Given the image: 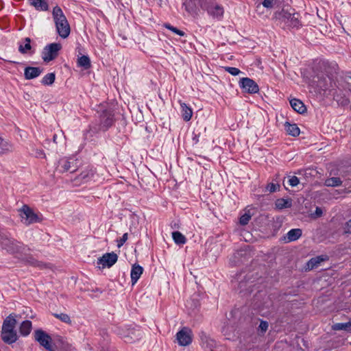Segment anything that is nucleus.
<instances>
[{
    "instance_id": "22",
    "label": "nucleus",
    "mask_w": 351,
    "mask_h": 351,
    "mask_svg": "<svg viewBox=\"0 0 351 351\" xmlns=\"http://www.w3.org/2000/svg\"><path fill=\"white\" fill-rule=\"evenodd\" d=\"M291 108L299 114H304L306 112V107L304 103L298 99H291L289 101Z\"/></svg>"
},
{
    "instance_id": "7",
    "label": "nucleus",
    "mask_w": 351,
    "mask_h": 351,
    "mask_svg": "<svg viewBox=\"0 0 351 351\" xmlns=\"http://www.w3.org/2000/svg\"><path fill=\"white\" fill-rule=\"evenodd\" d=\"M77 161L73 158H62L58 161L57 171L60 173L75 172L77 169Z\"/></svg>"
},
{
    "instance_id": "38",
    "label": "nucleus",
    "mask_w": 351,
    "mask_h": 351,
    "mask_svg": "<svg viewBox=\"0 0 351 351\" xmlns=\"http://www.w3.org/2000/svg\"><path fill=\"white\" fill-rule=\"evenodd\" d=\"M56 79L54 73H47L42 80V84L44 85H51Z\"/></svg>"
},
{
    "instance_id": "49",
    "label": "nucleus",
    "mask_w": 351,
    "mask_h": 351,
    "mask_svg": "<svg viewBox=\"0 0 351 351\" xmlns=\"http://www.w3.org/2000/svg\"><path fill=\"white\" fill-rule=\"evenodd\" d=\"M127 240H128V233H125V234H123L122 237L118 241L117 246L119 247H121Z\"/></svg>"
},
{
    "instance_id": "15",
    "label": "nucleus",
    "mask_w": 351,
    "mask_h": 351,
    "mask_svg": "<svg viewBox=\"0 0 351 351\" xmlns=\"http://www.w3.org/2000/svg\"><path fill=\"white\" fill-rule=\"evenodd\" d=\"M291 12L289 10H286L285 9H282L280 11L276 12L274 15V18L278 21V23L281 25L284 23L285 25H287L289 23L290 17L291 15Z\"/></svg>"
},
{
    "instance_id": "39",
    "label": "nucleus",
    "mask_w": 351,
    "mask_h": 351,
    "mask_svg": "<svg viewBox=\"0 0 351 351\" xmlns=\"http://www.w3.org/2000/svg\"><path fill=\"white\" fill-rule=\"evenodd\" d=\"M252 217L251 214L250 213V211L247 213H245L243 215H242L239 219V223L242 226H245L248 223L249 221L250 220Z\"/></svg>"
},
{
    "instance_id": "37",
    "label": "nucleus",
    "mask_w": 351,
    "mask_h": 351,
    "mask_svg": "<svg viewBox=\"0 0 351 351\" xmlns=\"http://www.w3.org/2000/svg\"><path fill=\"white\" fill-rule=\"evenodd\" d=\"M342 78L343 88L351 92V72L346 73Z\"/></svg>"
},
{
    "instance_id": "4",
    "label": "nucleus",
    "mask_w": 351,
    "mask_h": 351,
    "mask_svg": "<svg viewBox=\"0 0 351 351\" xmlns=\"http://www.w3.org/2000/svg\"><path fill=\"white\" fill-rule=\"evenodd\" d=\"M20 215L22 222L27 226L40 222L42 220V218L27 205H24L21 208Z\"/></svg>"
},
{
    "instance_id": "42",
    "label": "nucleus",
    "mask_w": 351,
    "mask_h": 351,
    "mask_svg": "<svg viewBox=\"0 0 351 351\" xmlns=\"http://www.w3.org/2000/svg\"><path fill=\"white\" fill-rule=\"evenodd\" d=\"M280 188V185L278 183L274 184L273 182L269 183L266 186V190L269 191L270 193H274L277 191H279Z\"/></svg>"
},
{
    "instance_id": "44",
    "label": "nucleus",
    "mask_w": 351,
    "mask_h": 351,
    "mask_svg": "<svg viewBox=\"0 0 351 351\" xmlns=\"http://www.w3.org/2000/svg\"><path fill=\"white\" fill-rule=\"evenodd\" d=\"M224 70L234 76L238 75L241 73V71L236 67L226 66Z\"/></svg>"
},
{
    "instance_id": "52",
    "label": "nucleus",
    "mask_w": 351,
    "mask_h": 351,
    "mask_svg": "<svg viewBox=\"0 0 351 351\" xmlns=\"http://www.w3.org/2000/svg\"><path fill=\"white\" fill-rule=\"evenodd\" d=\"M36 156L37 157H40V158H42V157H44L45 156V154L43 152V150H39L36 152Z\"/></svg>"
},
{
    "instance_id": "8",
    "label": "nucleus",
    "mask_w": 351,
    "mask_h": 351,
    "mask_svg": "<svg viewBox=\"0 0 351 351\" xmlns=\"http://www.w3.org/2000/svg\"><path fill=\"white\" fill-rule=\"evenodd\" d=\"M34 338L40 346H43L46 350L49 351H53L51 349L50 342L51 341V337L41 329L35 330Z\"/></svg>"
},
{
    "instance_id": "25",
    "label": "nucleus",
    "mask_w": 351,
    "mask_h": 351,
    "mask_svg": "<svg viewBox=\"0 0 351 351\" xmlns=\"http://www.w3.org/2000/svg\"><path fill=\"white\" fill-rule=\"evenodd\" d=\"M276 208L278 210H282L285 208H289L292 206V199L291 198L284 199L279 198L275 202Z\"/></svg>"
},
{
    "instance_id": "19",
    "label": "nucleus",
    "mask_w": 351,
    "mask_h": 351,
    "mask_svg": "<svg viewBox=\"0 0 351 351\" xmlns=\"http://www.w3.org/2000/svg\"><path fill=\"white\" fill-rule=\"evenodd\" d=\"M241 275L240 274L239 276L237 278L238 281L239 279H241V280L239 282V285H238L239 289H240L239 292L242 293V292L246 291L247 293H251L252 291V283L253 282L251 281L250 283V285H247V284L249 283V280H250V278L247 275L244 277L245 280H243L241 278Z\"/></svg>"
},
{
    "instance_id": "5",
    "label": "nucleus",
    "mask_w": 351,
    "mask_h": 351,
    "mask_svg": "<svg viewBox=\"0 0 351 351\" xmlns=\"http://www.w3.org/2000/svg\"><path fill=\"white\" fill-rule=\"evenodd\" d=\"M61 49V44L58 43H53L45 46L42 51V58L44 62H49L54 60L58 56V52Z\"/></svg>"
},
{
    "instance_id": "50",
    "label": "nucleus",
    "mask_w": 351,
    "mask_h": 351,
    "mask_svg": "<svg viewBox=\"0 0 351 351\" xmlns=\"http://www.w3.org/2000/svg\"><path fill=\"white\" fill-rule=\"evenodd\" d=\"M344 233L351 234V219L348 220L345 224Z\"/></svg>"
},
{
    "instance_id": "29",
    "label": "nucleus",
    "mask_w": 351,
    "mask_h": 351,
    "mask_svg": "<svg viewBox=\"0 0 351 351\" xmlns=\"http://www.w3.org/2000/svg\"><path fill=\"white\" fill-rule=\"evenodd\" d=\"M32 322L29 320L23 321L19 327V332L23 336H27L32 330Z\"/></svg>"
},
{
    "instance_id": "35",
    "label": "nucleus",
    "mask_w": 351,
    "mask_h": 351,
    "mask_svg": "<svg viewBox=\"0 0 351 351\" xmlns=\"http://www.w3.org/2000/svg\"><path fill=\"white\" fill-rule=\"evenodd\" d=\"M181 108L183 119L186 121H189L193 114L192 110L190 108H189L185 104H181Z\"/></svg>"
},
{
    "instance_id": "20",
    "label": "nucleus",
    "mask_w": 351,
    "mask_h": 351,
    "mask_svg": "<svg viewBox=\"0 0 351 351\" xmlns=\"http://www.w3.org/2000/svg\"><path fill=\"white\" fill-rule=\"evenodd\" d=\"M43 71L39 67L27 66L25 69L24 75L25 79L32 80L39 76Z\"/></svg>"
},
{
    "instance_id": "51",
    "label": "nucleus",
    "mask_w": 351,
    "mask_h": 351,
    "mask_svg": "<svg viewBox=\"0 0 351 351\" xmlns=\"http://www.w3.org/2000/svg\"><path fill=\"white\" fill-rule=\"evenodd\" d=\"M262 4L266 8H271L274 6V0H264Z\"/></svg>"
},
{
    "instance_id": "6",
    "label": "nucleus",
    "mask_w": 351,
    "mask_h": 351,
    "mask_svg": "<svg viewBox=\"0 0 351 351\" xmlns=\"http://www.w3.org/2000/svg\"><path fill=\"white\" fill-rule=\"evenodd\" d=\"M114 114L111 109L104 110L99 117V130L105 131L111 127L114 121Z\"/></svg>"
},
{
    "instance_id": "34",
    "label": "nucleus",
    "mask_w": 351,
    "mask_h": 351,
    "mask_svg": "<svg viewBox=\"0 0 351 351\" xmlns=\"http://www.w3.org/2000/svg\"><path fill=\"white\" fill-rule=\"evenodd\" d=\"M172 237L174 242L178 245H182L186 243L185 237L178 231L173 232L172 233Z\"/></svg>"
},
{
    "instance_id": "27",
    "label": "nucleus",
    "mask_w": 351,
    "mask_h": 351,
    "mask_svg": "<svg viewBox=\"0 0 351 351\" xmlns=\"http://www.w3.org/2000/svg\"><path fill=\"white\" fill-rule=\"evenodd\" d=\"M285 130L287 134L292 136H298L300 134V128L298 127L295 123H290L289 122H286L285 124Z\"/></svg>"
},
{
    "instance_id": "26",
    "label": "nucleus",
    "mask_w": 351,
    "mask_h": 351,
    "mask_svg": "<svg viewBox=\"0 0 351 351\" xmlns=\"http://www.w3.org/2000/svg\"><path fill=\"white\" fill-rule=\"evenodd\" d=\"M32 49L31 39L25 38L19 43V51L22 54L27 53Z\"/></svg>"
},
{
    "instance_id": "36",
    "label": "nucleus",
    "mask_w": 351,
    "mask_h": 351,
    "mask_svg": "<svg viewBox=\"0 0 351 351\" xmlns=\"http://www.w3.org/2000/svg\"><path fill=\"white\" fill-rule=\"evenodd\" d=\"M183 6L185 7L186 10L189 13L191 14H195L196 8L194 2L192 0H184L183 2Z\"/></svg>"
},
{
    "instance_id": "2",
    "label": "nucleus",
    "mask_w": 351,
    "mask_h": 351,
    "mask_svg": "<svg viewBox=\"0 0 351 351\" xmlns=\"http://www.w3.org/2000/svg\"><path fill=\"white\" fill-rule=\"evenodd\" d=\"M199 5L213 18L220 19L223 16V8L215 2V0H199Z\"/></svg>"
},
{
    "instance_id": "23",
    "label": "nucleus",
    "mask_w": 351,
    "mask_h": 351,
    "mask_svg": "<svg viewBox=\"0 0 351 351\" xmlns=\"http://www.w3.org/2000/svg\"><path fill=\"white\" fill-rule=\"evenodd\" d=\"M31 5L34 6L36 10L47 11L49 9L47 0H28Z\"/></svg>"
},
{
    "instance_id": "41",
    "label": "nucleus",
    "mask_w": 351,
    "mask_h": 351,
    "mask_svg": "<svg viewBox=\"0 0 351 351\" xmlns=\"http://www.w3.org/2000/svg\"><path fill=\"white\" fill-rule=\"evenodd\" d=\"M53 315L56 318L59 319L60 320H61L62 322H63L64 323L71 324V322L70 317L67 314H65V313H60V314L55 313Z\"/></svg>"
},
{
    "instance_id": "21",
    "label": "nucleus",
    "mask_w": 351,
    "mask_h": 351,
    "mask_svg": "<svg viewBox=\"0 0 351 351\" xmlns=\"http://www.w3.org/2000/svg\"><path fill=\"white\" fill-rule=\"evenodd\" d=\"M143 271V268L139 265L134 264L132 267L130 276L132 285L136 283Z\"/></svg>"
},
{
    "instance_id": "17",
    "label": "nucleus",
    "mask_w": 351,
    "mask_h": 351,
    "mask_svg": "<svg viewBox=\"0 0 351 351\" xmlns=\"http://www.w3.org/2000/svg\"><path fill=\"white\" fill-rule=\"evenodd\" d=\"M16 315L12 313L9 315L3 321L1 330H15L16 320Z\"/></svg>"
},
{
    "instance_id": "47",
    "label": "nucleus",
    "mask_w": 351,
    "mask_h": 351,
    "mask_svg": "<svg viewBox=\"0 0 351 351\" xmlns=\"http://www.w3.org/2000/svg\"><path fill=\"white\" fill-rule=\"evenodd\" d=\"M322 209L320 207H316L315 212L311 214V217L313 218L316 219L320 217L322 215Z\"/></svg>"
},
{
    "instance_id": "3",
    "label": "nucleus",
    "mask_w": 351,
    "mask_h": 351,
    "mask_svg": "<svg viewBox=\"0 0 351 351\" xmlns=\"http://www.w3.org/2000/svg\"><path fill=\"white\" fill-rule=\"evenodd\" d=\"M313 83L315 84L317 88H319L320 93L322 92L324 95L328 96L332 93L335 89H330L331 80L328 76L324 75H317L314 77Z\"/></svg>"
},
{
    "instance_id": "30",
    "label": "nucleus",
    "mask_w": 351,
    "mask_h": 351,
    "mask_svg": "<svg viewBox=\"0 0 351 351\" xmlns=\"http://www.w3.org/2000/svg\"><path fill=\"white\" fill-rule=\"evenodd\" d=\"M293 12L291 13L290 20L289 23L287 24L288 27H299L301 25L300 19H299V14L295 13L294 10H292Z\"/></svg>"
},
{
    "instance_id": "43",
    "label": "nucleus",
    "mask_w": 351,
    "mask_h": 351,
    "mask_svg": "<svg viewBox=\"0 0 351 351\" xmlns=\"http://www.w3.org/2000/svg\"><path fill=\"white\" fill-rule=\"evenodd\" d=\"M164 26H165L166 28L169 29V30L172 31L173 32H174L175 34H178V35H179V36H183L184 35V32H182V31H181V30H180V29H177L176 27H173V26L171 25H170V24H169V23H165V24L164 25Z\"/></svg>"
},
{
    "instance_id": "45",
    "label": "nucleus",
    "mask_w": 351,
    "mask_h": 351,
    "mask_svg": "<svg viewBox=\"0 0 351 351\" xmlns=\"http://www.w3.org/2000/svg\"><path fill=\"white\" fill-rule=\"evenodd\" d=\"M27 261L29 265H33L34 267H43L44 266L43 263L35 260L32 257L28 258Z\"/></svg>"
},
{
    "instance_id": "31",
    "label": "nucleus",
    "mask_w": 351,
    "mask_h": 351,
    "mask_svg": "<svg viewBox=\"0 0 351 351\" xmlns=\"http://www.w3.org/2000/svg\"><path fill=\"white\" fill-rule=\"evenodd\" d=\"M334 330L351 331V321L345 323H336L332 326Z\"/></svg>"
},
{
    "instance_id": "16",
    "label": "nucleus",
    "mask_w": 351,
    "mask_h": 351,
    "mask_svg": "<svg viewBox=\"0 0 351 351\" xmlns=\"http://www.w3.org/2000/svg\"><path fill=\"white\" fill-rule=\"evenodd\" d=\"M1 339L5 343L12 344L18 339V335L16 330H1Z\"/></svg>"
},
{
    "instance_id": "40",
    "label": "nucleus",
    "mask_w": 351,
    "mask_h": 351,
    "mask_svg": "<svg viewBox=\"0 0 351 351\" xmlns=\"http://www.w3.org/2000/svg\"><path fill=\"white\" fill-rule=\"evenodd\" d=\"M93 176V173L92 171L86 170V171H82L79 175V179L82 181H86Z\"/></svg>"
},
{
    "instance_id": "14",
    "label": "nucleus",
    "mask_w": 351,
    "mask_h": 351,
    "mask_svg": "<svg viewBox=\"0 0 351 351\" xmlns=\"http://www.w3.org/2000/svg\"><path fill=\"white\" fill-rule=\"evenodd\" d=\"M3 247L10 253H19L23 249V245L14 239H5L3 242Z\"/></svg>"
},
{
    "instance_id": "11",
    "label": "nucleus",
    "mask_w": 351,
    "mask_h": 351,
    "mask_svg": "<svg viewBox=\"0 0 351 351\" xmlns=\"http://www.w3.org/2000/svg\"><path fill=\"white\" fill-rule=\"evenodd\" d=\"M250 258L249 252L244 249H240L234 253L233 256L230 259V263L232 266L239 265L247 261Z\"/></svg>"
},
{
    "instance_id": "24",
    "label": "nucleus",
    "mask_w": 351,
    "mask_h": 351,
    "mask_svg": "<svg viewBox=\"0 0 351 351\" xmlns=\"http://www.w3.org/2000/svg\"><path fill=\"white\" fill-rule=\"evenodd\" d=\"M328 259L327 256H318L314 258H311L306 263L307 269H313L315 267H317L320 263Z\"/></svg>"
},
{
    "instance_id": "54",
    "label": "nucleus",
    "mask_w": 351,
    "mask_h": 351,
    "mask_svg": "<svg viewBox=\"0 0 351 351\" xmlns=\"http://www.w3.org/2000/svg\"><path fill=\"white\" fill-rule=\"evenodd\" d=\"M53 140L55 143H56V140H57V136L56 134L53 135Z\"/></svg>"
},
{
    "instance_id": "32",
    "label": "nucleus",
    "mask_w": 351,
    "mask_h": 351,
    "mask_svg": "<svg viewBox=\"0 0 351 351\" xmlns=\"http://www.w3.org/2000/svg\"><path fill=\"white\" fill-rule=\"evenodd\" d=\"M77 64L79 66L88 69L90 67V60L88 56H82L77 59Z\"/></svg>"
},
{
    "instance_id": "18",
    "label": "nucleus",
    "mask_w": 351,
    "mask_h": 351,
    "mask_svg": "<svg viewBox=\"0 0 351 351\" xmlns=\"http://www.w3.org/2000/svg\"><path fill=\"white\" fill-rule=\"evenodd\" d=\"M330 95H332L333 99L337 101L339 106H346L350 103L349 99L347 98L341 91L338 93L336 89L332 90V93Z\"/></svg>"
},
{
    "instance_id": "12",
    "label": "nucleus",
    "mask_w": 351,
    "mask_h": 351,
    "mask_svg": "<svg viewBox=\"0 0 351 351\" xmlns=\"http://www.w3.org/2000/svg\"><path fill=\"white\" fill-rule=\"evenodd\" d=\"M176 339L180 346H186L189 345L192 341L191 330L184 327L176 334Z\"/></svg>"
},
{
    "instance_id": "13",
    "label": "nucleus",
    "mask_w": 351,
    "mask_h": 351,
    "mask_svg": "<svg viewBox=\"0 0 351 351\" xmlns=\"http://www.w3.org/2000/svg\"><path fill=\"white\" fill-rule=\"evenodd\" d=\"M200 340L201 346L204 351H221L219 350V347L217 345L216 341L204 332L200 336Z\"/></svg>"
},
{
    "instance_id": "33",
    "label": "nucleus",
    "mask_w": 351,
    "mask_h": 351,
    "mask_svg": "<svg viewBox=\"0 0 351 351\" xmlns=\"http://www.w3.org/2000/svg\"><path fill=\"white\" fill-rule=\"evenodd\" d=\"M342 184L341 180L338 177H332L325 180L324 184L327 186H339Z\"/></svg>"
},
{
    "instance_id": "9",
    "label": "nucleus",
    "mask_w": 351,
    "mask_h": 351,
    "mask_svg": "<svg viewBox=\"0 0 351 351\" xmlns=\"http://www.w3.org/2000/svg\"><path fill=\"white\" fill-rule=\"evenodd\" d=\"M239 86L243 92L254 94L259 90L258 85L252 79L249 77H243L240 79Z\"/></svg>"
},
{
    "instance_id": "28",
    "label": "nucleus",
    "mask_w": 351,
    "mask_h": 351,
    "mask_svg": "<svg viewBox=\"0 0 351 351\" xmlns=\"http://www.w3.org/2000/svg\"><path fill=\"white\" fill-rule=\"evenodd\" d=\"M302 234V231L300 228H294L289 230L287 234V239L288 242L294 241L298 240Z\"/></svg>"
},
{
    "instance_id": "53",
    "label": "nucleus",
    "mask_w": 351,
    "mask_h": 351,
    "mask_svg": "<svg viewBox=\"0 0 351 351\" xmlns=\"http://www.w3.org/2000/svg\"><path fill=\"white\" fill-rule=\"evenodd\" d=\"M0 145H1L2 147L4 146L3 145V140L2 138H0Z\"/></svg>"
},
{
    "instance_id": "10",
    "label": "nucleus",
    "mask_w": 351,
    "mask_h": 351,
    "mask_svg": "<svg viewBox=\"0 0 351 351\" xmlns=\"http://www.w3.org/2000/svg\"><path fill=\"white\" fill-rule=\"evenodd\" d=\"M118 260V256L114 252L106 253L101 257L97 259L98 265H101L102 268L111 267Z\"/></svg>"
},
{
    "instance_id": "48",
    "label": "nucleus",
    "mask_w": 351,
    "mask_h": 351,
    "mask_svg": "<svg viewBox=\"0 0 351 351\" xmlns=\"http://www.w3.org/2000/svg\"><path fill=\"white\" fill-rule=\"evenodd\" d=\"M289 182L291 186H296L299 184L300 180L298 177L293 176L289 179Z\"/></svg>"
},
{
    "instance_id": "46",
    "label": "nucleus",
    "mask_w": 351,
    "mask_h": 351,
    "mask_svg": "<svg viewBox=\"0 0 351 351\" xmlns=\"http://www.w3.org/2000/svg\"><path fill=\"white\" fill-rule=\"evenodd\" d=\"M268 322L267 321L261 320L258 326V328L261 330L262 332H265L267 331L268 328Z\"/></svg>"
},
{
    "instance_id": "1",
    "label": "nucleus",
    "mask_w": 351,
    "mask_h": 351,
    "mask_svg": "<svg viewBox=\"0 0 351 351\" xmlns=\"http://www.w3.org/2000/svg\"><path fill=\"white\" fill-rule=\"evenodd\" d=\"M53 19L58 35L62 38H67L71 32L69 23L62 9L56 5L52 11Z\"/></svg>"
}]
</instances>
